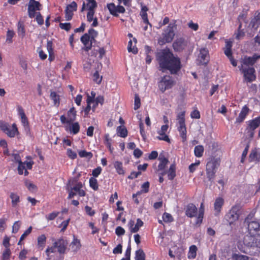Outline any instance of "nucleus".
Masks as SVG:
<instances>
[{"label": "nucleus", "mask_w": 260, "mask_h": 260, "mask_svg": "<svg viewBox=\"0 0 260 260\" xmlns=\"http://www.w3.org/2000/svg\"><path fill=\"white\" fill-rule=\"evenodd\" d=\"M156 57L163 72L167 70L171 74H177L181 68L179 58L174 56L169 49L160 50L157 53Z\"/></svg>", "instance_id": "nucleus-1"}, {"label": "nucleus", "mask_w": 260, "mask_h": 260, "mask_svg": "<svg viewBox=\"0 0 260 260\" xmlns=\"http://www.w3.org/2000/svg\"><path fill=\"white\" fill-rule=\"evenodd\" d=\"M259 59H260V55L258 54H254L250 57L245 56L243 58H241V64L239 66V68L243 73L245 82H251L255 80L256 76L253 66Z\"/></svg>", "instance_id": "nucleus-2"}, {"label": "nucleus", "mask_w": 260, "mask_h": 260, "mask_svg": "<svg viewBox=\"0 0 260 260\" xmlns=\"http://www.w3.org/2000/svg\"><path fill=\"white\" fill-rule=\"evenodd\" d=\"M119 5L116 6L115 4L111 3L107 5V8L109 11L110 13L113 16H118V13H123L125 12V8L120 5L123 4L125 6H130L131 5V0H117Z\"/></svg>", "instance_id": "nucleus-3"}, {"label": "nucleus", "mask_w": 260, "mask_h": 260, "mask_svg": "<svg viewBox=\"0 0 260 260\" xmlns=\"http://www.w3.org/2000/svg\"><path fill=\"white\" fill-rule=\"evenodd\" d=\"M79 176L73 178L69 181L66 186V189L69 192L68 199H71L76 194L81 196V185L80 182L79 181Z\"/></svg>", "instance_id": "nucleus-4"}, {"label": "nucleus", "mask_w": 260, "mask_h": 260, "mask_svg": "<svg viewBox=\"0 0 260 260\" xmlns=\"http://www.w3.org/2000/svg\"><path fill=\"white\" fill-rule=\"evenodd\" d=\"M175 25L170 24L162 33L161 37L158 40V43L159 45H162L167 43H170L173 40L175 34Z\"/></svg>", "instance_id": "nucleus-5"}, {"label": "nucleus", "mask_w": 260, "mask_h": 260, "mask_svg": "<svg viewBox=\"0 0 260 260\" xmlns=\"http://www.w3.org/2000/svg\"><path fill=\"white\" fill-rule=\"evenodd\" d=\"M98 36V32L93 28H90L88 34H85L82 36V43L84 45V49L86 51H89L92 47V41H95V38Z\"/></svg>", "instance_id": "nucleus-6"}, {"label": "nucleus", "mask_w": 260, "mask_h": 260, "mask_svg": "<svg viewBox=\"0 0 260 260\" xmlns=\"http://www.w3.org/2000/svg\"><path fill=\"white\" fill-rule=\"evenodd\" d=\"M241 208L240 204H236L226 214L225 218L230 224H232L239 219V216L241 214Z\"/></svg>", "instance_id": "nucleus-7"}, {"label": "nucleus", "mask_w": 260, "mask_h": 260, "mask_svg": "<svg viewBox=\"0 0 260 260\" xmlns=\"http://www.w3.org/2000/svg\"><path fill=\"white\" fill-rule=\"evenodd\" d=\"M252 216L248 215L245 218L244 223L248 225V229L250 235H260V225L256 221H250Z\"/></svg>", "instance_id": "nucleus-8"}, {"label": "nucleus", "mask_w": 260, "mask_h": 260, "mask_svg": "<svg viewBox=\"0 0 260 260\" xmlns=\"http://www.w3.org/2000/svg\"><path fill=\"white\" fill-rule=\"evenodd\" d=\"M175 81L170 76H164L158 82V87L162 92L171 88L175 85Z\"/></svg>", "instance_id": "nucleus-9"}, {"label": "nucleus", "mask_w": 260, "mask_h": 260, "mask_svg": "<svg viewBox=\"0 0 260 260\" xmlns=\"http://www.w3.org/2000/svg\"><path fill=\"white\" fill-rule=\"evenodd\" d=\"M76 116L77 111L75 110L74 107H72L67 112L66 115H62L60 116V120L62 124L65 125L75 121L76 118Z\"/></svg>", "instance_id": "nucleus-10"}, {"label": "nucleus", "mask_w": 260, "mask_h": 260, "mask_svg": "<svg viewBox=\"0 0 260 260\" xmlns=\"http://www.w3.org/2000/svg\"><path fill=\"white\" fill-rule=\"evenodd\" d=\"M42 5L35 0H29L28 5V12L29 16H42L40 12H37L41 9Z\"/></svg>", "instance_id": "nucleus-11"}, {"label": "nucleus", "mask_w": 260, "mask_h": 260, "mask_svg": "<svg viewBox=\"0 0 260 260\" xmlns=\"http://www.w3.org/2000/svg\"><path fill=\"white\" fill-rule=\"evenodd\" d=\"M96 7L95 0H85V2L82 4V12L87 11V16H93Z\"/></svg>", "instance_id": "nucleus-12"}, {"label": "nucleus", "mask_w": 260, "mask_h": 260, "mask_svg": "<svg viewBox=\"0 0 260 260\" xmlns=\"http://www.w3.org/2000/svg\"><path fill=\"white\" fill-rule=\"evenodd\" d=\"M255 235L246 236L244 239V244L250 248H260V241L256 239Z\"/></svg>", "instance_id": "nucleus-13"}, {"label": "nucleus", "mask_w": 260, "mask_h": 260, "mask_svg": "<svg viewBox=\"0 0 260 260\" xmlns=\"http://www.w3.org/2000/svg\"><path fill=\"white\" fill-rule=\"evenodd\" d=\"M0 127L10 137H14L16 134L18 133L16 125L15 123L11 126L0 123Z\"/></svg>", "instance_id": "nucleus-14"}, {"label": "nucleus", "mask_w": 260, "mask_h": 260, "mask_svg": "<svg viewBox=\"0 0 260 260\" xmlns=\"http://www.w3.org/2000/svg\"><path fill=\"white\" fill-rule=\"evenodd\" d=\"M187 44V40L184 38H179L173 43V47L175 51L180 52L185 49Z\"/></svg>", "instance_id": "nucleus-15"}, {"label": "nucleus", "mask_w": 260, "mask_h": 260, "mask_svg": "<svg viewBox=\"0 0 260 260\" xmlns=\"http://www.w3.org/2000/svg\"><path fill=\"white\" fill-rule=\"evenodd\" d=\"M220 163V159L219 157H211L209 158V161L206 165V168L209 170L216 171V169L219 166Z\"/></svg>", "instance_id": "nucleus-16"}, {"label": "nucleus", "mask_w": 260, "mask_h": 260, "mask_svg": "<svg viewBox=\"0 0 260 260\" xmlns=\"http://www.w3.org/2000/svg\"><path fill=\"white\" fill-rule=\"evenodd\" d=\"M66 130L73 134H77L80 131V125L78 122H72L64 125Z\"/></svg>", "instance_id": "nucleus-17"}, {"label": "nucleus", "mask_w": 260, "mask_h": 260, "mask_svg": "<svg viewBox=\"0 0 260 260\" xmlns=\"http://www.w3.org/2000/svg\"><path fill=\"white\" fill-rule=\"evenodd\" d=\"M67 245V242L62 239H59L54 242V247L57 248V250L60 253L65 252Z\"/></svg>", "instance_id": "nucleus-18"}, {"label": "nucleus", "mask_w": 260, "mask_h": 260, "mask_svg": "<svg viewBox=\"0 0 260 260\" xmlns=\"http://www.w3.org/2000/svg\"><path fill=\"white\" fill-rule=\"evenodd\" d=\"M18 112L20 116H21V122L23 125L25 131L26 133H29L28 122L27 117H26L25 114L23 111V110L21 107H19Z\"/></svg>", "instance_id": "nucleus-19"}, {"label": "nucleus", "mask_w": 260, "mask_h": 260, "mask_svg": "<svg viewBox=\"0 0 260 260\" xmlns=\"http://www.w3.org/2000/svg\"><path fill=\"white\" fill-rule=\"evenodd\" d=\"M198 209L193 204H189L185 211V214L189 217H193L197 215Z\"/></svg>", "instance_id": "nucleus-20"}, {"label": "nucleus", "mask_w": 260, "mask_h": 260, "mask_svg": "<svg viewBox=\"0 0 260 260\" xmlns=\"http://www.w3.org/2000/svg\"><path fill=\"white\" fill-rule=\"evenodd\" d=\"M199 57L202 64H206L209 61L208 50L205 48L201 49Z\"/></svg>", "instance_id": "nucleus-21"}, {"label": "nucleus", "mask_w": 260, "mask_h": 260, "mask_svg": "<svg viewBox=\"0 0 260 260\" xmlns=\"http://www.w3.org/2000/svg\"><path fill=\"white\" fill-rule=\"evenodd\" d=\"M249 112V109L247 106H244L242 108L238 117L236 118V123H241L243 122L248 114Z\"/></svg>", "instance_id": "nucleus-22"}, {"label": "nucleus", "mask_w": 260, "mask_h": 260, "mask_svg": "<svg viewBox=\"0 0 260 260\" xmlns=\"http://www.w3.org/2000/svg\"><path fill=\"white\" fill-rule=\"evenodd\" d=\"M260 125V116L248 122V129L255 130Z\"/></svg>", "instance_id": "nucleus-23"}, {"label": "nucleus", "mask_w": 260, "mask_h": 260, "mask_svg": "<svg viewBox=\"0 0 260 260\" xmlns=\"http://www.w3.org/2000/svg\"><path fill=\"white\" fill-rule=\"evenodd\" d=\"M77 8V5L75 2H72L68 5L66 9V16H73V12L76 11Z\"/></svg>", "instance_id": "nucleus-24"}, {"label": "nucleus", "mask_w": 260, "mask_h": 260, "mask_svg": "<svg viewBox=\"0 0 260 260\" xmlns=\"http://www.w3.org/2000/svg\"><path fill=\"white\" fill-rule=\"evenodd\" d=\"M247 17H240V19H239V21L240 22V24L238 27V32L235 34L236 35V38L238 40H240L241 38L243 37L244 36V32L241 30V28L242 27V22L245 21V19Z\"/></svg>", "instance_id": "nucleus-25"}, {"label": "nucleus", "mask_w": 260, "mask_h": 260, "mask_svg": "<svg viewBox=\"0 0 260 260\" xmlns=\"http://www.w3.org/2000/svg\"><path fill=\"white\" fill-rule=\"evenodd\" d=\"M10 198L11 199L12 207L14 208L16 207L20 202L19 196L14 192H11Z\"/></svg>", "instance_id": "nucleus-26"}, {"label": "nucleus", "mask_w": 260, "mask_h": 260, "mask_svg": "<svg viewBox=\"0 0 260 260\" xmlns=\"http://www.w3.org/2000/svg\"><path fill=\"white\" fill-rule=\"evenodd\" d=\"M80 245V241L74 239L69 246V249L73 252H76L79 249Z\"/></svg>", "instance_id": "nucleus-27"}, {"label": "nucleus", "mask_w": 260, "mask_h": 260, "mask_svg": "<svg viewBox=\"0 0 260 260\" xmlns=\"http://www.w3.org/2000/svg\"><path fill=\"white\" fill-rule=\"evenodd\" d=\"M17 32L18 35L23 38L25 36V31L24 29V22L19 21L17 25Z\"/></svg>", "instance_id": "nucleus-28"}, {"label": "nucleus", "mask_w": 260, "mask_h": 260, "mask_svg": "<svg viewBox=\"0 0 260 260\" xmlns=\"http://www.w3.org/2000/svg\"><path fill=\"white\" fill-rule=\"evenodd\" d=\"M118 136L122 138H125L127 135V131L124 126H119L117 127Z\"/></svg>", "instance_id": "nucleus-29"}, {"label": "nucleus", "mask_w": 260, "mask_h": 260, "mask_svg": "<svg viewBox=\"0 0 260 260\" xmlns=\"http://www.w3.org/2000/svg\"><path fill=\"white\" fill-rule=\"evenodd\" d=\"M175 169V165L174 164H172L167 172L169 179L172 180L176 176Z\"/></svg>", "instance_id": "nucleus-30"}, {"label": "nucleus", "mask_w": 260, "mask_h": 260, "mask_svg": "<svg viewBox=\"0 0 260 260\" xmlns=\"http://www.w3.org/2000/svg\"><path fill=\"white\" fill-rule=\"evenodd\" d=\"M224 203V201L223 199L221 198H217L214 203V209L217 212H219L220 211V209Z\"/></svg>", "instance_id": "nucleus-31"}, {"label": "nucleus", "mask_w": 260, "mask_h": 260, "mask_svg": "<svg viewBox=\"0 0 260 260\" xmlns=\"http://www.w3.org/2000/svg\"><path fill=\"white\" fill-rule=\"evenodd\" d=\"M178 131L180 132V136L182 139L183 142H184L186 140V130L185 125H180L178 127Z\"/></svg>", "instance_id": "nucleus-32"}, {"label": "nucleus", "mask_w": 260, "mask_h": 260, "mask_svg": "<svg viewBox=\"0 0 260 260\" xmlns=\"http://www.w3.org/2000/svg\"><path fill=\"white\" fill-rule=\"evenodd\" d=\"M114 166L117 172L120 175H123L124 171L122 167V163L120 161H116L114 162Z\"/></svg>", "instance_id": "nucleus-33"}, {"label": "nucleus", "mask_w": 260, "mask_h": 260, "mask_svg": "<svg viewBox=\"0 0 260 260\" xmlns=\"http://www.w3.org/2000/svg\"><path fill=\"white\" fill-rule=\"evenodd\" d=\"M135 260H145V254L142 249L136 251Z\"/></svg>", "instance_id": "nucleus-34"}, {"label": "nucleus", "mask_w": 260, "mask_h": 260, "mask_svg": "<svg viewBox=\"0 0 260 260\" xmlns=\"http://www.w3.org/2000/svg\"><path fill=\"white\" fill-rule=\"evenodd\" d=\"M259 21L257 17H253L251 19L248 27L251 28L256 29L259 26Z\"/></svg>", "instance_id": "nucleus-35"}, {"label": "nucleus", "mask_w": 260, "mask_h": 260, "mask_svg": "<svg viewBox=\"0 0 260 260\" xmlns=\"http://www.w3.org/2000/svg\"><path fill=\"white\" fill-rule=\"evenodd\" d=\"M259 157L256 150H252L249 155L250 161H258Z\"/></svg>", "instance_id": "nucleus-36"}, {"label": "nucleus", "mask_w": 260, "mask_h": 260, "mask_svg": "<svg viewBox=\"0 0 260 260\" xmlns=\"http://www.w3.org/2000/svg\"><path fill=\"white\" fill-rule=\"evenodd\" d=\"M204 152V147L202 145H198L195 147L194 152V155L198 157H200L203 155V153Z\"/></svg>", "instance_id": "nucleus-37"}, {"label": "nucleus", "mask_w": 260, "mask_h": 260, "mask_svg": "<svg viewBox=\"0 0 260 260\" xmlns=\"http://www.w3.org/2000/svg\"><path fill=\"white\" fill-rule=\"evenodd\" d=\"M24 170H25L24 175L27 176L28 174V172L25 169V163H23L22 161H20V162L19 163V166L18 167V171L19 174H23Z\"/></svg>", "instance_id": "nucleus-38"}, {"label": "nucleus", "mask_w": 260, "mask_h": 260, "mask_svg": "<svg viewBox=\"0 0 260 260\" xmlns=\"http://www.w3.org/2000/svg\"><path fill=\"white\" fill-rule=\"evenodd\" d=\"M249 257L246 255L233 253L232 255V260H249Z\"/></svg>", "instance_id": "nucleus-39"}, {"label": "nucleus", "mask_w": 260, "mask_h": 260, "mask_svg": "<svg viewBox=\"0 0 260 260\" xmlns=\"http://www.w3.org/2000/svg\"><path fill=\"white\" fill-rule=\"evenodd\" d=\"M15 35V32L13 30H8L7 32L6 40V42L8 44H11L13 42L12 38Z\"/></svg>", "instance_id": "nucleus-40"}, {"label": "nucleus", "mask_w": 260, "mask_h": 260, "mask_svg": "<svg viewBox=\"0 0 260 260\" xmlns=\"http://www.w3.org/2000/svg\"><path fill=\"white\" fill-rule=\"evenodd\" d=\"M143 225V222L140 218L137 219V223L135 225L134 228L132 229V233H135L138 232L140 228Z\"/></svg>", "instance_id": "nucleus-41"}, {"label": "nucleus", "mask_w": 260, "mask_h": 260, "mask_svg": "<svg viewBox=\"0 0 260 260\" xmlns=\"http://www.w3.org/2000/svg\"><path fill=\"white\" fill-rule=\"evenodd\" d=\"M50 98L53 100L55 105L58 106L59 104V95L56 92L52 91L50 93Z\"/></svg>", "instance_id": "nucleus-42"}, {"label": "nucleus", "mask_w": 260, "mask_h": 260, "mask_svg": "<svg viewBox=\"0 0 260 260\" xmlns=\"http://www.w3.org/2000/svg\"><path fill=\"white\" fill-rule=\"evenodd\" d=\"M25 185L30 191L35 192L37 190V186L31 181H25Z\"/></svg>", "instance_id": "nucleus-43"}, {"label": "nucleus", "mask_w": 260, "mask_h": 260, "mask_svg": "<svg viewBox=\"0 0 260 260\" xmlns=\"http://www.w3.org/2000/svg\"><path fill=\"white\" fill-rule=\"evenodd\" d=\"M90 186L94 190L98 189L97 180L94 177H91L89 179Z\"/></svg>", "instance_id": "nucleus-44"}, {"label": "nucleus", "mask_w": 260, "mask_h": 260, "mask_svg": "<svg viewBox=\"0 0 260 260\" xmlns=\"http://www.w3.org/2000/svg\"><path fill=\"white\" fill-rule=\"evenodd\" d=\"M32 227L29 226L21 235L19 241L18 242V244L20 245L21 241H22L31 232Z\"/></svg>", "instance_id": "nucleus-45"}, {"label": "nucleus", "mask_w": 260, "mask_h": 260, "mask_svg": "<svg viewBox=\"0 0 260 260\" xmlns=\"http://www.w3.org/2000/svg\"><path fill=\"white\" fill-rule=\"evenodd\" d=\"M185 112H182L180 113L177 116V119L178 120V123L179 125L185 124Z\"/></svg>", "instance_id": "nucleus-46"}, {"label": "nucleus", "mask_w": 260, "mask_h": 260, "mask_svg": "<svg viewBox=\"0 0 260 260\" xmlns=\"http://www.w3.org/2000/svg\"><path fill=\"white\" fill-rule=\"evenodd\" d=\"M216 172V171L210 170L208 168H206L207 176L209 181H212L214 178Z\"/></svg>", "instance_id": "nucleus-47"}, {"label": "nucleus", "mask_w": 260, "mask_h": 260, "mask_svg": "<svg viewBox=\"0 0 260 260\" xmlns=\"http://www.w3.org/2000/svg\"><path fill=\"white\" fill-rule=\"evenodd\" d=\"M102 76H100L98 71H96L93 75V80L94 82L99 84L101 83Z\"/></svg>", "instance_id": "nucleus-48"}, {"label": "nucleus", "mask_w": 260, "mask_h": 260, "mask_svg": "<svg viewBox=\"0 0 260 260\" xmlns=\"http://www.w3.org/2000/svg\"><path fill=\"white\" fill-rule=\"evenodd\" d=\"M11 255L10 248H5L2 255V260H8L9 259Z\"/></svg>", "instance_id": "nucleus-49"}, {"label": "nucleus", "mask_w": 260, "mask_h": 260, "mask_svg": "<svg viewBox=\"0 0 260 260\" xmlns=\"http://www.w3.org/2000/svg\"><path fill=\"white\" fill-rule=\"evenodd\" d=\"M197 248L195 245H192L189 248L190 255L188 256L189 258H194L196 256Z\"/></svg>", "instance_id": "nucleus-50"}, {"label": "nucleus", "mask_w": 260, "mask_h": 260, "mask_svg": "<svg viewBox=\"0 0 260 260\" xmlns=\"http://www.w3.org/2000/svg\"><path fill=\"white\" fill-rule=\"evenodd\" d=\"M132 41L130 40L128 42V46H127V49L128 52H132L134 54H136L138 52V49L137 48L135 47V46L132 47Z\"/></svg>", "instance_id": "nucleus-51"}, {"label": "nucleus", "mask_w": 260, "mask_h": 260, "mask_svg": "<svg viewBox=\"0 0 260 260\" xmlns=\"http://www.w3.org/2000/svg\"><path fill=\"white\" fill-rule=\"evenodd\" d=\"M53 43L51 41H48L47 44V49L49 55V58H51V55L53 54Z\"/></svg>", "instance_id": "nucleus-52"}, {"label": "nucleus", "mask_w": 260, "mask_h": 260, "mask_svg": "<svg viewBox=\"0 0 260 260\" xmlns=\"http://www.w3.org/2000/svg\"><path fill=\"white\" fill-rule=\"evenodd\" d=\"M21 223L20 221H15L12 228V232L14 233H17L21 226Z\"/></svg>", "instance_id": "nucleus-53"}, {"label": "nucleus", "mask_w": 260, "mask_h": 260, "mask_svg": "<svg viewBox=\"0 0 260 260\" xmlns=\"http://www.w3.org/2000/svg\"><path fill=\"white\" fill-rule=\"evenodd\" d=\"M46 238L44 235H42L38 238V243L40 246H43L46 242Z\"/></svg>", "instance_id": "nucleus-54"}, {"label": "nucleus", "mask_w": 260, "mask_h": 260, "mask_svg": "<svg viewBox=\"0 0 260 260\" xmlns=\"http://www.w3.org/2000/svg\"><path fill=\"white\" fill-rule=\"evenodd\" d=\"M141 105V102H140V99L138 95L135 94V106H134V109L137 110L139 109Z\"/></svg>", "instance_id": "nucleus-55"}, {"label": "nucleus", "mask_w": 260, "mask_h": 260, "mask_svg": "<svg viewBox=\"0 0 260 260\" xmlns=\"http://www.w3.org/2000/svg\"><path fill=\"white\" fill-rule=\"evenodd\" d=\"M163 160L164 161H160V163L158 166V171L164 170L169 162L168 159H164Z\"/></svg>", "instance_id": "nucleus-56"}, {"label": "nucleus", "mask_w": 260, "mask_h": 260, "mask_svg": "<svg viewBox=\"0 0 260 260\" xmlns=\"http://www.w3.org/2000/svg\"><path fill=\"white\" fill-rule=\"evenodd\" d=\"M115 233L118 236H121L125 234V230L123 228L119 226L116 228Z\"/></svg>", "instance_id": "nucleus-57"}, {"label": "nucleus", "mask_w": 260, "mask_h": 260, "mask_svg": "<svg viewBox=\"0 0 260 260\" xmlns=\"http://www.w3.org/2000/svg\"><path fill=\"white\" fill-rule=\"evenodd\" d=\"M148 11V8L146 6L141 4V10L140 12L141 16H147V12Z\"/></svg>", "instance_id": "nucleus-58"}, {"label": "nucleus", "mask_w": 260, "mask_h": 260, "mask_svg": "<svg viewBox=\"0 0 260 260\" xmlns=\"http://www.w3.org/2000/svg\"><path fill=\"white\" fill-rule=\"evenodd\" d=\"M104 98L102 96H98L95 100V103L94 102V104H93L92 109H93L95 108L96 105H97L99 103H100L101 104H103L104 103Z\"/></svg>", "instance_id": "nucleus-59"}, {"label": "nucleus", "mask_w": 260, "mask_h": 260, "mask_svg": "<svg viewBox=\"0 0 260 260\" xmlns=\"http://www.w3.org/2000/svg\"><path fill=\"white\" fill-rule=\"evenodd\" d=\"M58 212H52L46 216L48 220H52L54 219L58 215Z\"/></svg>", "instance_id": "nucleus-60"}, {"label": "nucleus", "mask_w": 260, "mask_h": 260, "mask_svg": "<svg viewBox=\"0 0 260 260\" xmlns=\"http://www.w3.org/2000/svg\"><path fill=\"white\" fill-rule=\"evenodd\" d=\"M149 182L148 181L145 182L142 185V190L143 191L144 193H147L149 191Z\"/></svg>", "instance_id": "nucleus-61"}, {"label": "nucleus", "mask_w": 260, "mask_h": 260, "mask_svg": "<svg viewBox=\"0 0 260 260\" xmlns=\"http://www.w3.org/2000/svg\"><path fill=\"white\" fill-rule=\"evenodd\" d=\"M59 26L61 29L68 31L71 28V24L70 23H60Z\"/></svg>", "instance_id": "nucleus-62"}, {"label": "nucleus", "mask_w": 260, "mask_h": 260, "mask_svg": "<svg viewBox=\"0 0 260 260\" xmlns=\"http://www.w3.org/2000/svg\"><path fill=\"white\" fill-rule=\"evenodd\" d=\"M162 218L164 221L165 222H171L173 220V218L171 215L167 213L164 214Z\"/></svg>", "instance_id": "nucleus-63"}, {"label": "nucleus", "mask_w": 260, "mask_h": 260, "mask_svg": "<svg viewBox=\"0 0 260 260\" xmlns=\"http://www.w3.org/2000/svg\"><path fill=\"white\" fill-rule=\"evenodd\" d=\"M85 211L87 215H88L90 216H93L95 214V212L93 210L91 209V207L86 206L85 207Z\"/></svg>", "instance_id": "nucleus-64"}]
</instances>
